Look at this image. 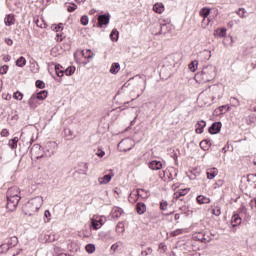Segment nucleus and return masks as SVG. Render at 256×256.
I'll list each match as a JSON object with an SVG mask.
<instances>
[{
  "label": "nucleus",
  "mask_w": 256,
  "mask_h": 256,
  "mask_svg": "<svg viewBox=\"0 0 256 256\" xmlns=\"http://www.w3.org/2000/svg\"><path fill=\"white\" fill-rule=\"evenodd\" d=\"M147 211V206L143 202H138L136 204V212L138 215H143Z\"/></svg>",
  "instance_id": "11"
},
{
  "label": "nucleus",
  "mask_w": 256,
  "mask_h": 256,
  "mask_svg": "<svg viewBox=\"0 0 256 256\" xmlns=\"http://www.w3.org/2000/svg\"><path fill=\"white\" fill-rule=\"evenodd\" d=\"M174 219H175V221H179V219H180L179 214H175Z\"/></svg>",
  "instance_id": "62"
},
{
  "label": "nucleus",
  "mask_w": 256,
  "mask_h": 256,
  "mask_svg": "<svg viewBox=\"0 0 256 256\" xmlns=\"http://www.w3.org/2000/svg\"><path fill=\"white\" fill-rule=\"evenodd\" d=\"M221 127L223 124L221 122H214L208 129L210 135H217V133H221Z\"/></svg>",
  "instance_id": "4"
},
{
  "label": "nucleus",
  "mask_w": 256,
  "mask_h": 256,
  "mask_svg": "<svg viewBox=\"0 0 256 256\" xmlns=\"http://www.w3.org/2000/svg\"><path fill=\"white\" fill-rule=\"evenodd\" d=\"M196 201L199 205H205L207 203H211V199L207 198L206 196L199 195L196 198Z\"/></svg>",
  "instance_id": "17"
},
{
  "label": "nucleus",
  "mask_w": 256,
  "mask_h": 256,
  "mask_svg": "<svg viewBox=\"0 0 256 256\" xmlns=\"http://www.w3.org/2000/svg\"><path fill=\"white\" fill-rule=\"evenodd\" d=\"M1 137H9V130L3 129L0 133Z\"/></svg>",
  "instance_id": "49"
},
{
  "label": "nucleus",
  "mask_w": 256,
  "mask_h": 256,
  "mask_svg": "<svg viewBox=\"0 0 256 256\" xmlns=\"http://www.w3.org/2000/svg\"><path fill=\"white\" fill-rule=\"evenodd\" d=\"M96 155H97V157H100V158L105 157V151H103V150H98L97 153H96Z\"/></svg>",
  "instance_id": "52"
},
{
  "label": "nucleus",
  "mask_w": 256,
  "mask_h": 256,
  "mask_svg": "<svg viewBox=\"0 0 256 256\" xmlns=\"http://www.w3.org/2000/svg\"><path fill=\"white\" fill-rule=\"evenodd\" d=\"M1 249H2V253H7L9 251V249H11V247L9 246L8 242L0 245Z\"/></svg>",
  "instance_id": "39"
},
{
  "label": "nucleus",
  "mask_w": 256,
  "mask_h": 256,
  "mask_svg": "<svg viewBox=\"0 0 256 256\" xmlns=\"http://www.w3.org/2000/svg\"><path fill=\"white\" fill-rule=\"evenodd\" d=\"M200 147L204 151H207V149H209V147H211V140H202L200 142Z\"/></svg>",
  "instance_id": "24"
},
{
  "label": "nucleus",
  "mask_w": 256,
  "mask_h": 256,
  "mask_svg": "<svg viewBox=\"0 0 256 256\" xmlns=\"http://www.w3.org/2000/svg\"><path fill=\"white\" fill-rule=\"evenodd\" d=\"M121 69V64H119L118 62H114L112 63L111 67H110V73L112 75H117V73H119Z\"/></svg>",
  "instance_id": "15"
},
{
  "label": "nucleus",
  "mask_w": 256,
  "mask_h": 256,
  "mask_svg": "<svg viewBox=\"0 0 256 256\" xmlns=\"http://www.w3.org/2000/svg\"><path fill=\"white\" fill-rule=\"evenodd\" d=\"M227 35V29L221 28L218 32V37H225Z\"/></svg>",
  "instance_id": "46"
},
{
  "label": "nucleus",
  "mask_w": 256,
  "mask_h": 256,
  "mask_svg": "<svg viewBox=\"0 0 256 256\" xmlns=\"http://www.w3.org/2000/svg\"><path fill=\"white\" fill-rule=\"evenodd\" d=\"M111 20V15L102 14L98 16V27H103V25H109V21Z\"/></svg>",
  "instance_id": "5"
},
{
  "label": "nucleus",
  "mask_w": 256,
  "mask_h": 256,
  "mask_svg": "<svg viewBox=\"0 0 256 256\" xmlns=\"http://www.w3.org/2000/svg\"><path fill=\"white\" fill-rule=\"evenodd\" d=\"M211 14V8L204 7L200 10L199 15L200 17H203L204 19H207L209 15Z\"/></svg>",
  "instance_id": "20"
},
{
  "label": "nucleus",
  "mask_w": 256,
  "mask_h": 256,
  "mask_svg": "<svg viewBox=\"0 0 256 256\" xmlns=\"http://www.w3.org/2000/svg\"><path fill=\"white\" fill-rule=\"evenodd\" d=\"M111 41H119V31L117 29H113L110 33Z\"/></svg>",
  "instance_id": "26"
},
{
  "label": "nucleus",
  "mask_w": 256,
  "mask_h": 256,
  "mask_svg": "<svg viewBox=\"0 0 256 256\" xmlns=\"http://www.w3.org/2000/svg\"><path fill=\"white\" fill-rule=\"evenodd\" d=\"M7 243L10 248L16 247L17 243H19V239L17 236H13L7 241Z\"/></svg>",
  "instance_id": "23"
},
{
  "label": "nucleus",
  "mask_w": 256,
  "mask_h": 256,
  "mask_svg": "<svg viewBox=\"0 0 256 256\" xmlns=\"http://www.w3.org/2000/svg\"><path fill=\"white\" fill-rule=\"evenodd\" d=\"M39 101V98L35 94H33L28 100V105L30 109H37V107H39L40 105Z\"/></svg>",
  "instance_id": "7"
},
{
  "label": "nucleus",
  "mask_w": 256,
  "mask_h": 256,
  "mask_svg": "<svg viewBox=\"0 0 256 256\" xmlns=\"http://www.w3.org/2000/svg\"><path fill=\"white\" fill-rule=\"evenodd\" d=\"M205 127H207V122H205V120H200L196 123L195 125V132L198 135H201V133H203V130L205 129Z\"/></svg>",
  "instance_id": "9"
},
{
  "label": "nucleus",
  "mask_w": 256,
  "mask_h": 256,
  "mask_svg": "<svg viewBox=\"0 0 256 256\" xmlns=\"http://www.w3.org/2000/svg\"><path fill=\"white\" fill-rule=\"evenodd\" d=\"M218 173H219V171L217 170V168L209 169V170L206 172L207 179H215V177H217V174H218Z\"/></svg>",
  "instance_id": "18"
},
{
  "label": "nucleus",
  "mask_w": 256,
  "mask_h": 256,
  "mask_svg": "<svg viewBox=\"0 0 256 256\" xmlns=\"http://www.w3.org/2000/svg\"><path fill=\"white\" fill-rule=\"evenodd\" d=\"M189 193V188L180 189L174 193V199H179L180 197H185Z\"/></svg>",
  "instance_id": "13"
},
{
  "label": "nucleus",
  "mask_w": 256,
  "mask_h": 256,
  "mask_svg": "<svg viewBox=\"0 0 256 256\" xmlns=\"http://www.w3.org/2000/svg\"><path fill=\"white\" fill-rule=\"evenodd\" d=\"M254 177H256V174H249L248 181H251V179H254Z\"/></svg>",
  "instance_id": "59"
},
{
  "label": "nucleus",
  "mask_w": 256,
  "mask_h": 256,
  "mask_svg": "<svg viewBox=\"0 0 256 256\" xmlns=\"http://www.w3.org/2000/svg\"><path fill=\"white\" fill-rule=\"evenodd\" d=\"M33 147H35L36 149H41V145L39 144H35Z\"/></svg>",
  "instance_id": "63"
},
{
  "label": "nucleus",
  "mask_w": 256,
  "mask_h": 256,
  "mask_svg": "<svg viewBox=\"0 0 256 256\" xmlns=\"http://www.w3.org/2000/svg\"><path fill=\"white\" fill-rule=\"evenodd\" d=\"M85 250L89 254L95 253V244H88V245H86Z\"/></svg>",
  "instance_id": "32"
},
{
  "label": "nucleus",
  "mask_w": 256,
  "mask_h": 256,
  "mask_svg": "<svg viewBox=\"0 0 256 256\" xmlns=\"http://www.w3.org/2000/svg\"><path fill=\"white\" fill-rule=\"evenodd\" d=\"M182 234H183V229H176L170 233L172 237H177L178 235H182Z\"/></svg>",
  "instance_id": "40"
},
{
  "label": "nucleus",
  "mask_w": 256,
  "mask_h": 256,
  "mask_svg": "<svg viewBox=\"0 0 256 256\" xmlns=\"http://www.w3.org/2000/svg\"><path fill=\"white\" fill-rule=\"evenodd\" d=\"M43 206V197L36 196L32 199H30L23 207L22 211L24 215H28L29 217L35 215L37 211L41 209Z\"/></svg>",
  "instance_id": "2"
},
{
  "label": "nucleus",
  "mask_w": 256,
  "mask_h": 256,
  "mask_svg": "<svg viewBox=\"0 0 256 256\" xmlns=\"http://www.w3.org/2000/svg\"><path fill=\"white\" fill-rule=\"evenodd\" d=\"M167 173H169V170H164L159 173V177L160 179H162V181H165V179H167Z\"/></svg>",
  "instance_id": "44"
},
{
  "label": "nucleus",
  "mask_w": 256,
  "mask_h": 256,
  "mask_svg": "<svg viewBox=\"0 0 256 256\" xmlns=\"http://www.w3.org/2000/svg\"><path fill=\"white\" fill-rule=\"evenodd\" d=\"M88 170H89V165L87 163H84L83 170H79L78 173H80V175H87Z\"/></svg>",
  "instance_id": "36"
},
{
  "label": "nucleus",
  "mask_w": 256,
  "mask_h": 256,
  "mask_svg": "<svg viewBox=\"0 0 256 256\" xmlns=\"http://www.w3.org/2000/svg\"><path fill=\"white\" fill-rule=\"evenodd\" d=\"M167 207H169V203H167V201H165V200H162L160 202L161 211H167Z\"/></svg>",
  "instance_id": "38"
},
{
  "label": "nucleus",
  "mask_w": 256,
  "mask_h": 256,
  "mask_svg": "<svg viewBox=\"0 0 256 256\" xmlns=\"http://www.w3.org/2000/svg\"><path fill=\"white\" fill-rule=\"evenodd\" d=\"M194 239H196L197 241H201V243H206V242L209 243V241H211V238L207 237L205 232L195 233Z\"/></svg>",
  "instance_id": "8"
},
{
  "label": "nucleus",
  "mask_w": 256,
  "mask_h": 256,
  "mask_svg": "<svg viewBox=\"0 0 256 256\" xmlns=\"http://www.w3.org/2000/svg\"><path fill=\"white\" fill-rule=\"evenodd\" d=\"M55 73L57 77H63V75H65V70H63V66H61L60 64H56Z\"/></svg>",
  "instance_id": "21"
},
{
  "label": "nucleus",
  "mask_w": 256,
  "mask_h": 256,
  "mask_svg": "<svg viewBox=\"0 0 256 256\" xmlns=\"http://www.w3.org/2000/svg\"><path fill=\"white\" fill-rule=\"evenodd\" d=\"M118 248H119V245H117V244H113V245L111 246V250H112V251H117Z\"/></svg>",
  "instance_id": "57"
},
{
  "label": "nucleus",
  "mask_w": 256,
  "mask_h": 256,
  "mask_svg": "<svg viewBox=\"0 0 256 256\" xmlns=\"http://www.w3.org/2000/svg\"><path fill=\"white\" fill-rule=\"evenodd\" d=\"M91 225L93 227V229L97 230V229H101V224H99V221L92 219L91 220Z\"/></svg>",
  "instance_id": "35"
},
{
  "label": "nucleus",
  "mask_w": 256,
  "mask_h": 256,
  "mask_svg": "<svg viewBox=\"0 0 256 256\" xmlns=\"http://www.w3.org/2000/svg\"><path fill=\"white\" fill-rule=\"evenodd\" d=\"M52 29L56 33H61V31H63V23H59L58 25L52 26Z\"/></svg>",
  "instance_id": "33"
},
{
  "label": "nucleus",
  "mask_w": 256,
  "mask_h": 256,
  "mask_svg": "<svg viewBox=\"0 0 256 256\" xmlns=\"http://www.w3.org/2000/svg\"><path fill=\"white\" fill-rule=\"evenodd\" d=\"M27 65V60L25 57L21 56L16 60V66L17 67H25Z\"/></svg>",
  "instance_id": "28"
},
{
  "label": "nucleus",
  "mask_w": 256,
  "mask_h": 256,
  "mask_svg": "<svg viewBox=\"0 0 256 256\" xmlns=\"http://www.w3.org/2000/svg\"><path fill=\"white\" fill-rule=\"evenodd\" d=\"M80 23L84 26L89 25V16L83 15L80 19Z\"/></svg>",
  "instance_id": "34"
},
{
  "label": "nucleus",
  "mask_w": 256,
  "mask_h": 256,
  "mask_svg": "<svg viewBox=\"0 0 256 256\" xmlns=\"http://www.w3.org/2000/svg\"><path fill=\"white\" fill-rule=\"evenodd\" d=\"M19 188L13 187L10 188L7 192V209L8 211H15L17 209V205H19V201H21V196H19Z\"/></svg>",
  "instance_id": "3"
},
{
  "label": "nucleus",
  "mask_w": 256,
  "mask_h": 256,
  "mask_svg": "<svg viewBox=\"0 0 256 256\" xmlns=\"http://www.w3.org/2000/svg\"><path fill=\"white\" fill-rule=\"evenodd\" d=\"M212 213L215 215V217H219V215H221V207L215 206L212 209Z\"/></svg>",
  "instance_id": "37"
},
{
  "label": "nucleus",
  "mask_w": 256,
  "mask_h": 256,
  "mask_svg": "<svg viewBox=\"0 0 256 256\" xmlns=\"http://www.w3.org/2000/svg\"><path fill=\"white\" fill-rule=\"evenodd\" d=\"M141 255L142 256H147V255H149V252H147V250H144V251L141 252Z\"/></svg>",
  "instance_id": "61"
},
{
  "label": "nucleus",
  "mask_w": 256,
  "mask_h": 256,
  "mask_svg": "<svg viewBox=\"0 0 256 256\" xmlns=\"http://www.w3.org/2000/svg\"><path fill=\"white\" fill-rule=\"evenodd\" d=\"M17 143H19V138L14 137L11 140H9L8 145L11 149H17Z\"/></svg>",
  "instance_id": "25"
},
{
  "label": "nucleus",
  "mask_w": 256,
  "mask_h": 256,
  "mask_svg": "<svg viewBox=\"0 0 256 256\" xmlns=\"http://www.w3.org/2000/svg\"><path fill=\"white\" fill-rule=\"evenodd\" d=\"M230 101H231V103H233L234 105H239V99H237V98H235V97H231L230 98Z\"/></svg>",
  "instance_id": "51"
},
{
  "label": "nucleus",
  "mask_w": 256,
  "mask_h": 256,
  "mask_svg": "<svg viewBox=\"0 0 256 256\" xmlns=\"http://www.w3.org/2000/svg\"><path fill=\"white\" fill-rule=\"evenodd\" d=\"M3 61H5V63H9V61H11V56L9 55L4 56Z\"/></svg>",
  "instance_id": "55"
},
{
  "label": "nucleus",
  "mask_w": 256,
  "mask_h": 256,
  "mask_svg": "<svg viewBox=\"0 0 256 256\" xmlns=\"http://www.w3.org/2000/svg\"><path fill=\"white\" fill-rule=\"evenodd\" d=\"M199 66V61L197 60H193L190 64H189V70L192 73H195L197 71V67Z\"/></svg>",
  "instance_id": "27"
},
{
  "label": "nucleus",
  "mask_w": 256,
  "mask_h": 256,
  "mask_svg": "<svg viewBox=\"0 0 256 256\" xmlns=\"http://www.w3.org/2000/svg\"><path fill=\"white\" fill-rule=\"evenodd\" d=\"M75 66H69L68 68H66L64 70L65 75H67V77H71V75H73V73H75Z\"/></svg>",
  "instance_id": "31"
},
{
  "label": "nucleus",
  "mask_w": 256,
  "mask_h": 256,
  "mask_svg": "<svg viewBox=\"0 0 256 256\" xmlns=\"http://www.w3.org/2000/svg\"><path fill=\"white\" fill-rule=\"evenodd\" d=\"M113 179V174H106L103 177L98 178V182L100 185H107Z\"/></svg>",
  "instance_id": "10"
},
{
  "label": "nucleus",
  "mask_w": 256,
  "mask_h": 256,
  "mask_svg": "<svg viewBox=\"0 0 256 256\" xmlns=\"http://www.w3.org/2000/svg\"><path fill=\"white\" fill-rule=\"evenodd\" d=\"M215 77H217V67L211 64L204 66L202 71L195 75V79L199 83H209V81H213Z\"/></svg>",
  "instance_id": "1"
},
{
  "label": "nucleus",
  "mask_w": 256,
  "mask_h": 256,
  "mask_svg": "<svg viewBox=\"0 0 256 256\" xmlns=\"http://www.w3.org/2000/svg\"><path fill=\"white\" fill-rule=\"evenodd\" d=\"M123 215V210L119 207H114L112 209V219H119Z\"/></svg>",
  "instance_id": "16"
},
{
  "label": "nucleus",
  "mask_w": 256,
  "mask_h": 256,
  "mask_svg": "<svg viewBox=\"0 0 256 256\" xmlns=\"http://www.w3.org/2000/svg\"><path fill=\"white\" fill-rule=\"evenodd\" d=\"M82 55L85 57V59H93V51L91 49L88 50H82Z\"/></svg>",
  "instance_id": "29"
},
{
  "label": "nucleus",
  "mask_w": 256,
  "mask_h": 256,
  "mask_svg": "<svg viewBox=\"0 0 256 256\" xmlns=\"http://www.w3.org/2000/svg\"><path fill=\"white\" fill-rule=\"evenodd\" d=\"M141 191H145L144 189H137L136 190V194L138 195V197H141Z\"/></svg>",
  "instance_id": "58"
},
{
  "label": "nucleus",
  "mask_w": 256,
  "mask_h": 256,
  "mask_svg": "<svg viewBox=\"0 0 256 256\" xmlns=\"http://www.w3.org/2000/svg\"><path fill=\"white\" fill-rule=\"evenodd\" d=\"M159 249H162L163 251H167V245L161 243V244L159 245Z\"/></svg>",
  "instance_id": "56"
},
{
  "label": "nucleus",
  "mask_w": 256,
  "mask_h": 256,
  "mask_svg": "<svg viewBox=\"0 0 256 256\" xmlns=\"http://www.w3.org/2000/svg\"><path fill=\"white\" fill-rule=\"evenodd\" d=\"M97 221H98L99 225H101V227H103V225L105 223V217L102 216Z\"/></svg>",
  "instance_id": "54"
},
{
  "label": "nucleus",
  "mask_w": 256,
  "mask_h": 256,
  "mask_svg": "<svg viewBox=\"0 0 256 256\" xmlns=\"http://www.w3.org/2000/svg\"><path fill=\"white\" fill-rule=\"evenodd\" d=\"M232 227H239L241 225V216L239 214H234L231 218Z\"/></svg>",
  "instance_id": "12"
},
{
  "label": "nucleus",
  "mask_w": 256,
  "mask_h": 256,
  "mask_svg": "<svg viewBox=\"0 0 256 256\" xmlns=\"http://www.w3.org/2000/svg\"><path fill=\"white\" fill-rule=\"evenodd\" d=\"M153 11L155 13L161 14V13H163L165 11V6H163V3H156L153 6Z\"/></svg>",
  "instance_id": "19"
},
{
  "label": "nucleus",
  "mask_w": 256,
  "mask_h": 256,
  "mask_svg": "<svg viewBox=\"0 0 256 256\" xmlns=\"http://www.w3.org/2000/svg\"><path fill=\"white\" fill-rule=\"evenodd\" d=\"M7 71H9V66L4 65L0 68V75H7Z\"/></svg>",
  "instance_id": "43"
},
{
  "label": "nucleus",
  "mask_w": 256,
  "mask_h": 256,
  "mask_svg": "<svg viewBox=\"0 0 256 256\" xmlns=\"http://www.w3.org/2000/svg\"><path fill=\"white\" fill-rule=\"evenodd\" d=\"M236 13L241 17V19H247V10H245V8H239Z\"/></svg>",
  "instance_id": "30"
},
{
  "label": "nucleus",
  "mask_w": 256,
  "mask_h": 256,
  "mask_svg": "<svg viewBox=\"0 0 256 256\" xmlns=\"http://www.w3.org/2000/svg\"><path fill=\"white\" fill-rule=\"evenodd\" d=\"M77 9V5L73 4L72 6H68L67 11L69 13H73Z\"/></svg>",
  "instance_id": "48"
},
{
  "label": "nucleus",
  "mask_w": 256,
  "mask_h": 256,
  "mask_svg": "<svg viewBox=\"0 0 256 256\" xmlns=\"http://www.w3.org/2000/svg\"><path fill=\"white\" fill-rule=\"evenodd\" d=\"M44 217L47 221H51V212L49 210H45Z\"/></svg>",
  "instance_id": "47"
},
{
  "label": "nucleus",
  "mask_w": 256,
  "mask_h": 256,
  "mask_svg": "<svg viewBox=\"0 0 256 256\" xmlns=\"http://www.w3.org/2000/svg\"><path fill=\"white\" fill-rule=\"evenodd\" d=\"M34 95L39 99V101H44V99H47V90H42L38 93H34Z\"/></svg>",
  "instance_id": "22"
},
{
  "label": "nucleus",
  "mask_w": 256,
  "mask_h": 256,
  "mask_svg": "<svg viewBox=\"0 0 256 256\" xmlns=\"http://www.w3.org/2000/svg\"><path fill=\"white\" fill-rule=\"evenodd\" d=\"M56 41H57L58 43H61V41H63V35L57 33V34H56Z\"/></svg>",
  "instance_id": "53"
},
{
  "label": "nucleus",
  "mask_w": 256,
  "mask_h": 256,
  "mask_svg": "<svg viewBox=\"0 0 256 256\" xmlns=\"http://www.w3.org/2000/svg\"><path fill=\"white\" fill-rule=\"evenodd\" d=\"M5 43L9 46V47H11L12 45H13V40L11 39V38H5Z\"/></svg>",
  "instance_id": "50"
},
{
  "label": "nucleus",
  "mask_w": 256,
  "mask_h": 256,
  "mask_svg": "<svg viewBox=\"0 0 256 256\" xmlns=\"http://www.w3.org/2000/svg\"><path fill=\"white\" fill-rule=\"evenodd\" d=\"M36 87L37 89H45V82H43L42 80H37Z\"/></svg>",
  "instance_id": "42"
},
{
  "label": "nucleus",
  "mask_w": 256,
  "mask_h": 256,
  "mask_svg": "<svg viewBox=\"0 0 256 256\" xmlns=\"http://www.w3.org/2000/svg\"><path fill=\"white\" fill-rule=\"evenodd\" d=\"M36 25L37 27H41V29L45 28V24L43 26V24H39V21H36Z\"/></svg>",
  "instance_id": "60"
},
{
  "label": "nucleus",
  "mask_w": 256,
  "mask_h": 256,
  "mask_svg": "<svg viewBox=\"0 0 256 256\" xmlns=\"http://www.w3.org/2000/svg\"><path fill=\"white\" fill-rule=\"evenodd\" d=\"M14 99H17L18 101H21L23 99V93L17 91L14 93Z\"/></svg>",
  "instance_id": "45"
},
{
  "label": "nucleus",
  "mask_w": 256,
  "mask_h": 256,
  "mask_svg": "<svg viewBox=\"0 0 256 256\" xmlns=\"http://www.w3.org/2000/svg\"><path fill=\"white\" fill-rule=\"evenodd\" d=\"M165 181L167 183H169V181H173V173L171 172V170H168V173H166Z\"/></svg>",
  "instance_id": "41"
},
{
  "label": "nucleus",
  "mask_w": 256,
  "mask_h": 256,
  "mask_svg": "<svg viewBox=\"0 0 256 256\" xmlns=\"http://www.w3.org/2000/svg\"><path fill=\"white\" fill-rule=\"evenodd\" d=\"M148 167L152 171H159L160 169H163V163L159 160H152L148 163Z\"/></svg>",
  "instance_id": "6"
},
{
  "label": "nucleus",
  "mask_w": 256,
  "mask_h": 256,
  "mask_svg": "<svg viewBox=\"0 0 256 256\" xmlns=\"http://www.w3.org/2000/svg\"><path fill=\"white\" fill-rule=\"evenodd\" d=\"M4 23L6 27H11V25H15V17L13 15H7L4 18Z\"/></svg>",
  "instance_id": "14"
},
{
  "label": "nucleus",
  "mask_w": 256,
  "mask_h": 256,
  "mask_svg": "<svg viewBox=\"0 0 256 256\" xmlns=\"http://www.w3.org/2000/svg\"><path fill=\"white\" fill-rule=\"evenodd\" d=\"M251 65H252V69H256V63L255 62H252Z\"/></svg>",
  "instance_id": "64"
}]
</instances>
